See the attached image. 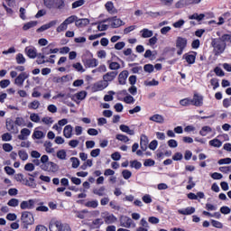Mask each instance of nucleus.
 Wrapping results in <instances>:
<instances>
[{
  "mask_svg": "<svg viewBox=\"0 0 231 231\" xmlns=\"http://www.w3.org/2000/svg\"><path fill=\"white\" fill-rule=\"evenodd\" d=\"M32 164L36 165V167H40V169L45 172H57V171H59V165L53 162H50L48 155H42L41 160H32Z\"/></svg>",
  "mask_w": 231,
  "mask_h": 231,
  "instance_id": "f257e3e1",
  "label": "nucleus"
},
{
  "mask_svg": "<svg viewBox=\"0 0 231 231\" xmlns=\"http://www.w3.org/2000/svg\"><path fill=\"white\" fill-rule=\"evenodd\" d=\"M211 46L216 57H219V55L225 53V50H226V43L223 42L219 38H214L211 42Z\"/></svg>",
  "mask_w": 231,
  "mask_h": 231,
  "instance_id": "f03ea898",
  "label": "nucleus"
},
{
  "mask_svg": "<svg viewBox=\"0 0 231 231\" xmlns=\"http://www.w3.org/2000/svg\"><path fill=\"white\" fill-rule=\"evenodd\" d=\"M21 226L23 230H28V226L35 223V218H33V214L30 211H23L21 216Z\"/></svg>",
  "mask_w": 231,
  "mask_h": 231,
  "instance_id": "7ed1b4c3",
  "label": "nucleus"
},
{
  "mask_svg": "<svg viewBox=\"0 0 231 231\" xmlns=\"http://www.w3.org/2000/svg\"><path fill=\"white\" fill-rule=\"evenodd\" d=\"M187 38H183L181 36L177 37L175 42L177 55H183V51H185V48H187Z\"/></svg>",
  "mask_w": 231,
  "mask_h": 231,
  "instance_id": "20e7f679",
  "label": "nucleus"
},
{
  "mask_svg": "<svg viewBox=\"0 0 231 231\" xmlns=\"http://www.w3.org/2000/svg\"><path fill=\"white\" fill-rule=\"evenodd\" d=\"M121 226H124L125 228H134L136 226V224L133 221V219L127 216H121L119 218Z\"/></svg>",
  "mask_w": 231,
  "mask_h": 231,
  "instance_id": "39448f33",
  "label": "nucleus"
},
{
  "mask_svg": "<svg viewBox=\"0 0 231 231\" xmlns=\"http://www.w3.org/2000/svg\"><path fill=\"white\" fill-rule=\"evenodd\" d=\"M20 208L22 210H32L35 208V200L33 199L23 200L20 204Z\"/></svg>",
  "mask_w": 231,
  "mask_h": 231,
  "instance_id": "423d86ee",
  "label": "nucleus"
},
{
  "mask_svg": "<svg viewBox=\"0 0 231 231\" xmlns=\"http://www.w3.org/2000/svg\"><path fill=\"white\" fill-rule=\"evenodd\" d=\"M198 56V52L196 51H189L188 53H185L182 56V59H185L186 62L188 64L192 65L196 62V57Z\"/></svg>",
  "mask_w": 231,
  "mask_h": 231,
  "instance_id": "0eeeda50",
  "label": "nucleus"
},
{
  "mask_svg": "<svg viewBox=\"0 0 231 231\" xmlns=\"http://www.w3.org/2000/svg\"><path fill=\"white\" fill-rule=\"evenodd\" d=\"M30 75L26 72L20 73L14 79V84L18 86V88H23V84H24V80L28 79Z\"/></svg>",
  "mask_w": 231,
  "mask_h": 231,
  "instance_id": "6e6552de",
  "label": "nucleus"
},
{
  "mask_svg": "<svg viewBox=\"0 0 231 231\" xmlns=\"http://www.w3.org/2000/svg\"><path fill=\"white\" fill-rule=\"evenodd\" d=\"M129 77V70H123L117 77L118 84L120 86H125L127 84V79Z\"/></svg>",
  "mask_w": 231,
  "mask_h": 231,
  "instance_id": "1a4fd4ad",
  "label": "nucleus"
},
{
  "mask_svg": "<svg viewBox=\"0 0 231 231\" xmlns=\"http://www.w3.org/2000/svg\"><path fill=\"white\" fill-rule=\"evenodd\" d=\"M5 126L7 131H9V133H12L13 134H17V133H19V128L17 127V125H15V123L12 119L6 121Z\"/></svg>",
  "mask_w": 231,
  "mask_h": 231,
  "instance_id": "9d476101",
  "label": "nucleus"
},
{
  "mask_svg": "<svg viewBox=\"0 0 231 231\" xmlns=\"http://www.w3.org/2000/svg\"><path fill=\"white\" fill-rule=\"evenodd\" d=\"M116 77H118V71H109L103 75V80L106 84H109V82H113Z\"/></svg>",
  "mask_w": 231,
  "mask_h": 231,
  "instance_id": "9b49d317",
  "label": "nucleus"
},
{
  "mask_svg": "<svg viewBox=\"0 0 231 231\" xmlns=\"http://www.w3.org/2000/svg\"><path fill=\"white\" fill-rule=\"evenodd\" d=\"M191 106L201 107V106H203V96H200L199 94H194L193 98L191 99Z\"/></svg>",
  "mask_w": 231,
  "mask_h": 231,
  "instance_id": "f8f14e48",
  "label": "nucleus"
},
{
  "mask_svg": "<svg viewBox=\"0 0 231 231\" xmlns=\"http://www.w3.org/2000/svg\"><path fill=\"white\" fill-rule=\"evenodd\" d=\"M64 225L60 221H51L49 225L50 231H60L62 230Z\"/></svg>",
  "mask_w": 231,
  "mask_h": 231,
  "instance_id": "ddd939ff",
  "label": "nucleus"
},
{
  "mask_svg": "<svg viewBox=\"0 0 231 231\" xmlns=\"http://www.w3.org/2000/svg\"><path fill=\"white\" fill-rule=\"evenodd\" d=\"M194 212H196V208L194 207L178 209V214H180L181 216H191Z\"/></svg>",
  "mask_w": 231,
  "mask_h": 231,
  "instance_id": "4468645a",
  "label": "nucleus"
},
{
  "mask_svg": "<svg viewBox=\"0 0 231 231\" xmlns=\"http://www.w3.org/2000/svg\"><path fill=\"white\" fill-rule=\"evenodd\" d=\"M57 20H52L49 23L42 25L40 28L37 29L38 33L41 32H46V30H50V28H52V26H55L57 24Z\"/></svg>",
  "mask_w": 231,
  "mask_h": 231,
  "instance_id": "2eb2a0df",
  "label": "nucleus"
},
{
  "mask_svg": "<svg viewBox=\"0 0 231 231\" xmlns=\"http://www.w3.org/2000/svg\"><path fill=\"white\" fill-rule=\"evenodd\" d=\"M149 145V138L145 134L141 135L140 139V147L142 151H147V147Z\"/></svg>",
  "mask_w": 231,
  "mask_h": 231,
  "instance_id": "dca6fc26",
  "label": "nucleus"
},
{
  "mask_svg": "<svg viewBox=\"0 0 231 231\" xmlns=\"http://www.w3.org/2000/svg\"><path fill=\"white\" fill-rule=\"evenodd\" d=\"M107 86H109V83H106L103 79V80H100L97 83L94 84V89L96 91H104V89H106V88H107Z\"/></svg>",
  "mask_w": 231,
  "mask_h": 231,
  "instance_id": "f3484780",
  "label": "nucleus"
},
{
  "mask_svg": "<svg viewBox=\"0 0 231 231\" xmlns=\"http://www.w3.org/2000/svg\"><path fill=\"white\" fill-rule=\"evenodd\" d=\"M108 21L112 22V23H111L112 28H120V26H122V24H124V22L116 16L108 18Z\"/></svg>",
  "mask_w": 231,
  "mask_h": 231,
  "instance_id": "a211bd4d",
  "label": "nucleus"
},
{
  "mask_svg": "<svg viewBox=\"0 0 231 231\" xmlns=\"http://www.w3.org/2000/svg\"><path fill=\"white\" fill-rule=\"evenodd\" d=\"M25 53L29 59H35L37 57V49L35 47H26Z\"/></svg>",
  "mask_w": 231,
  "mask_h": 231,
  "instance_id": "6ab92c4d",
  "label": "nucleus"
},
{
  "mask_svg": "<svg viewBox=\"0 0 231 231\" xmlns=\"http://www.w3.org/2000/svg\"><path fill=\"white\" fill-rule=\"evenodd\" d=\"M30 134H32V131H30L28 128H23L21 130L20 134L18 135V140H27Z\"/></svg>",
  "mask_w": 231,
  "mask_h": 231,
  "instance_id": "aec40b11",
  "label": "nucleus"
},
{
  "mask_svg": "<svg viewBox=\"0 0 231 231\" xmlns=\"http://www.w3.org/2000/svg\"><path fill=\"white\" fill-rule=\"evenodd\" d=\"M149 120L151 122H155L156 124H163V122H165V118H163V116L160 114H155L150 116Z\"/></svg>",
  "mask_w": 231,
  "mask_h": 231,
  "instance_id": "412c9836",
  "label": "nucleus"
},
{
  "mask_svg": "<svg viewBox=\"0 0 231 231\" xmlns=\"http://www.w3.org/2000/svg\"><path fill=\"white\" fill-rule=\"evenodd\" d=\"M63 136H65V138H71V136H73V126H71V125H67L64 127Z\"/></svg>",
  "mask_w": 231,
  "mask_h": 231,
  "instance_id": "4be33fe9",
  "label": "nucleus"
},
{
  "mask_svg": "<svg viewBox=\"0 0 231 231\" xmlns=\"http://www.w3.org/2000/svg\"><path fill=\"white\" fill-rule=\"evenodd\" d=\"M86 68H97L98 66V60L97 59H88L85 61Z\"/></svg>",
  "mask_w": 231,
  "mask_h": 231,
  "instance_id": "5701e85b",
  "label": "nucleus"
},
{
  "mask_svg": "<svg viewBox=\"0 0 231 231\" xmlns=\"http://www.w3.org/2000/svg\"><path fill=\"white\" fill-rule=\"evenodd\" d=\"M107 64L109 69H111L112 71H118V69H120V63L116 61L107 60Z\"/></svg>",
  "mask_w": 231,
  "mask_h": 231,
  "instance_id": "b1692460",
  "label": "nucleus"
},
{
  "mask_svg": "<svg viewBox=\"0 0 231 231\" xmlns=\"http://www.w3.org/2000/svg\"><path fill=\"white\" fill-rule=\"evenodd\" d=\"M23 185H26V187H31L32 189H35L37 187V184L35 183V179L30 177L29 179H25V182H23Z\"/></svg>",
  "mask_w": 231,
  "mask_h": 231,
  "instance_id": "393cba45",
  "label": "nucleus"
},
{
  "mask_svg": "<svg viewBox=\"0 0 231 231\" xmlns=\"http://www.w3.org/2000/svg\"><path fill=\"white\" fill-rule=\"evenodd\" d=\"M32 138L33 140H41V138H44V132L39 131V130H34Z\"/></svg>",
  "mask_w": 231,
  "mask_h": 231,
  "instance_id": "a878e982",
  "label": "nucleus"
},
{
  "mask_svg": "<svg viewBox=\"0 0 231 231\" xmlns=\"http://www.w3.org/2000/svg\"><path fill=\"white\" fill-rule=\"evenodd\" d=\"M117 218L116 217H115V215H108L105 217V223H106V225H111L113 223H116Z\"/></svg>",
  "mask_w": 231,
  "mask_h": 231,
  "instance_id": "bb28decb",
  "label": "nucleus"
},
{
  "mask_svg": "<svg viewBox=\"0 0 231 231\" xmlns=\"http://www.w3.org/2000/svg\"><path fill=\"white\" fill-rule=\"evenodd\" d=\"M189 19H190V20L195 19L196 21H198L199 23L200 21H203L205 19V14H198V13H195V14L189 15Z\"/></svg>",
  "mask_w": 231,
  "mask_h": 231,
  "instance_id": "cd10ccee",
  "label": "nucleus"
},
{
  "mask_svg": "<svg viewBox=\"0 0 231 231\" xmlns=\"http://www.w3.org/2000/svg\"><path fill=\"white\" fill-rule=\"evenodd\" d=\"M66 0H55L54 2V8H57V10H62L64 6H66Z\"/></svg>",
  "mask_w": 231,
  "mask_h": 231,
  "instance_id": "c85d7f7f",
  "label": "nucleus"
},
{
  "mask_svg": "<svg viewBox=\"0 0 231 231\" xmlns=\"http://www.w3.org/2000/svg\"><path fill=\"white\" fill-rule=\"evenodd\" d=\"M87 208H97L98 207V200H88L85 203Z\"/></svg>",
  "mask_w": 231,
  "mask_h": 231,
  "instance_id": "c756f323",
  "label": "nucleus"
},
{
  "mask_svg": "<svg viewBox=\"0 0 231 231\" xmlns=\"http://www.w3.org/2000/svg\"><path fill=\"white\" fill-rule=\"evenodd\" d=\"M209 145L211 147L219 148V147H221V145H223V142H221V140H219L217 138H215V139L209 141Z\"/></svg>",
  "mask_w": 231,
  "mask_h": 231,
  "instance_id": "7c9ffc66",
  "label": "nucleus"
},
{
  "mask_svg": "<svg viewBox=\"0 0 231 231\" xmlns=\"http://www.w3.org/2000/svg\"><path fill=\"white\" fill-rule=\"evenodd\" d=\"M131 169H135L136 171H140L142 169V162H138L137 160H134L130 162Z\"/></svg>",
  "mask_w": 231,
  "mask_h": 231,
  "instance_id": "2f4dec72",
  "label": "nucleus"
},
{
  "mask_svg": "<svg viewBox=\"0 0 231 231\" xmlns=\"http://www.w3.org/2000/svg\"><path fill=\"white\" fill-rule=\"evenodd\" d=\"M180 104L183 107H189V106H192V99H190V97H185L180 100Z\"/></svg>",
  "mask_w": 231,
  "mask_h": 231,
  "instance_id": "473e14b6",
  "label": "nucleus"
},
{
  "mask_svg": "<svg viewBox=\"0 0 231 231\" xmlns=\"http://www.w3.org/2000/svg\"><path fill=\"white\" fill-rule=\"evenodd\" d=\"M16 64H25L26 63V58H24V55L23 53H18L15 57Z\"/></svg>",
  "mask_w": 231,
  "mask_h": 231,
  "instance_id": "72a5a7b5",
  "label": "nucleus"
},
{
  "mask_svg": "<svg viewBox=\"0 0 231 231\" xmlns=\"http://www.w3.org/2000/svg\"><path fill=\"white\" fill-rule=\"evenodd\" d=\"M41 107V102L39 100H33L28 104V109H39Z\"/></svg>",
  "mask_w": 231,
  "mask_h": 231,
  "instance_id": "f704fd0d",
  "label": "nucleus"
},
{
  "mask_svg": "<svg viewBox=\"0 0 231 231\" xmlns=\"http://www.w3.org/2000/svg\"><path fill=\"white\" fill-rule=\"evenodd\" d=\"M143 39H149V37H152V31L149 29H143L141 31Z\"/></svg>",
  "mask_w": 231,
  "mask_h": 231,
  "instance_id": "c9c22d12",
  "label": "nucleus"
},
{
  "mask_svg": "<svg viewBox=\"0 0 231 231\" xmlns=\"http://www.w3.org/2000/svg\"><path fill=\"white\" fill-rule=\"evenodd\" d=\"M79 19V17H77V15H70L69 16L63 23H65V24L69 25V24H73V23H77V20Z\"/></svg>",
  "mask_w": 231,
  "mask_h": 231,
  "instance_id": "e433bc0d",
  "label": "nucleus"
},
{
  "mask_svg": "<svg viewBox=\"0 0 231 231\" xmlns=\"http://www.w3.org/2000/svg\"><path fill=\"white\" fill-rule=\"evenodd\" d=\"M104 192H106V187L104 186L93 189V194H96V196H105Z\"/></svg>",
  "mask_w": 231,
  "mask_h": 231,
  "instance_id": "4c0bfd02",
  "label": "nucleus"
},
{
  "mask_svg": "<svg viewBox=\"0 0 231 231\" xmlns=\"http://www.w3.org/2000/svg\"><path fill=\"white\" fill-rule=\"evenodd\" d=\"M116 140H119V142H124V143H127L129 142V137L127 135H124L122 134H117L116 135Z\"/></svg>",
  "mask_w": 231,
  "mask_h": 231,
  "instance_id": "58836bf2",
  "label": "nucleus"
},
{
  "mask_svg": "<svg viewBox=\"0 0 231 231\" xmlns=\"http://www.w3.org/2000/svg\"><path fill=\"white\" fill-rule=\"evenodd\" d=\"M43 4L46 8L51 10V8H55V0H43Z\"/></svg>",
  "mask_w": 231,
  "mask_h": 231,
  "instance_id": "ea45409f",
  "label": "nucleus"
},
{
  "mask_svg": "<svg viewBox=\"0 0 231 231\" xmlns=\"http://www.w3.org/2000/svg\"><path fill=\"white\" fill-rule=\"evenodd\" d=\"M207 133H212V128L210 126H203L199 131L201 136H207Z\"/></svg>",
  "mask_w": 231,
  "mask_h": 231,
  "instance_id": "a19ab883",
  "label": "nucleus"
},
{
  "mask_svg": "<svg viewBox=\"0 0 231 231\" xmlns=\"http://www.w3.org/2000/svg\"><path fill=\"white\" fill-rule=\"evenodd\" d=\"M18 156L23 162H26V160H28V152H26L24 150H20L18 152Z\"/></svg>",
  "mask_w": 231,
  "mask_h": 231,
  "instance_id": "79ce46f5",
  "label": "nucleus"
},
{
  "mask_svg": "<svg viewBox=\"0 0 231 231\" xmlns=\"http://www.w3.org/2000/svg\"><path fill=\"white\" fill-rule=\"evenodd\" d=\"M40 206L36 208V212H48L50 208L47 206H44V202H40Z\"/></svg>",
  "mask_w": 231,
  "mask_h": 231,
  "instance_id": "37998d69",
  "label": "nucleus"
},
{
  "mask_svg": "<svg viewBox=\"0 0 231 231\" xmlns=\"http://www.w3.org/2000/svg\"><path fill=\"white\" fill-rule=\"evenodd\" d=\"M72 67L75 69L76 71H79V73H84V71H86L80 62L74 63Z\"/></svg>",
  "mask_w": 231,
  "mask_h": 231,
  "instance_id": "c03bdc74",
  "label": "nucleus"
},
{
  "mask_svg": "<svg viewBox=\"0 0 231 231\" xmlns=\"http://www.w3.org/2000/svg\"><path fill=\"white\" fill-rule=\"evenodd\" d=\"M35 26H37V22H28L23 26V30L26 32L27 30H30V28H33Z\"/></svg>",
  "mask_w": 231,
  "mask_h": 231,
  "instance_id": "a18cd8bd",
  "label": "nucleus"
},
{
  "mask_svg": "<svg viewBox=\"0 0 231 231\" xmlns=\"http://www.w3.org/2000/svg\"><path fill=\"white\" fill-rule=\"evenodd\" d=\"M192 180H194V178L189 177V185L186 186L187 190H192V189L196 187V182H194Z\"/></svg>",
  "mask_w": 231,
  "mask_h": 231,
  "instance_id": "49530a36",
  "label": "nucleus"
},
{
  "mask_svg": "<svg viewBox=\"0 0 231 231\" xmlns=\"http://www.w3.org/2000/svg\"><path fill=\"white\" fill-rule=\"evenodd\" d=\"M86 97H88V92H86L85 90H82L76 94L77 100H84V98H86Z\"/></svg>",
  "mask_w": 231,
  "mask_h": 231,
  "instance_id": "de8ad7c7",
  "label": "nucleus"
},
{
  "mask_svg": "<svg viewBox=\"0 0 231 231\" xmlns=\"http://www.w3.org/2000/svg\"><path fill=\"white\" fill-rule=\"evenodd\" d=\"M105 8L109 12V14H113V10H115V5L111 1L106 2L105 5Z\"/></svg>",
  "mask_w": 231,
  "mask_h": 231,
  "instance_id": "09e8293b",
  "label": "nucleus"
},
{
  "mask_svg": "<svg viewBox=\"0 0 231 231\" xmlns=\"http://www.w3.org/2000/svg\"><path fill=\"white\" fill-rule=\"evenodd\" d=\"M30 120L35 124H39L41 122V116L38 114L32 113L30 116Z\"/></svg>",
  "mask_w": 231,
  "mask_h": 231,
  "instance_id": "8fccbe9b",
  "label": "nucleus"
},
{
  "mask_svg": "<svg viewBox=\"0 0 231 231\" xmlns=\"http://www.w3.org/2000/svg\"><path fill=\"white\" fill-rule=\"evenodd\" d=\"M70 161L72 162V169H79V166L80 165V161L77 157L70 158Z\"/></svg>",
  "mask_w": 231,
  "mask_h": 231,
  "instance_id": "3c124183",
  "label": "nucleus"
},
{
  "mask_svg": "<svg viewBox=\"0 0 231 231\" xmlns=\"http://www.w3.org/2000/svg\"><path fill=\"white\" fill-rule=\"evenodd\" d=\"M65 30H68V26L65 22L61 23L56 29V32L58 33H60L62 32H65Z\"/></svg>",
  "mask_w": 231,
  "mask_h": 231,
  "instance_id": "603ef678",
  "label": "nucleus"
},
{
  "mask_svg": "<svg viewBox=\"0 0 231 231\" xmlns=\"http://www.w3.org/2000/svg\"><path fill=\"white\" fill-rule=\"evenodd\" d=\"M173 162H181L183 160V154L180 152H177L172 156Z\"/></svg>",
  "mask_w": 231,
  "mask_h": 231,
  "instance_id": "864d4df0",
  "label": "nucleus"
},
{
  "mask_svg": "<svg viewBox=\"0 0 231 231\" xmlns=\"http://www.w3.org/2000/svg\"><path fill=\"white\" fill-rule=\"evenodd\" d=\"M218 39H220L222 42H225V44H226V42H231V34H227V33L223 34Z\"/></svg>",
  "mask_w": 231,
  "mask_h": 231,
  "instance_id": "5fc2aeb1",
  "label": "nucleus"
},
{
  "mask_svg": "<svg viewBox=\"0 0 231 231\" xmlns=\"http://www.w3.org/2000/svg\"><path fill=\"white\" fill-rule=\"evenodd\" d=\"M14 180H16L17 181H19L20 183H25L26 179H24V175H23V173H18L14 175Z\"/></svg>",
  "mask_w": 231,
  "mask_h": 231,
  "instance_id": "6e6d98bb",
  "label": "nucleus"
},
{
  "mask_svg": "<svg viewBox=\"0 0 231 231\" xmlns=\"http://www.w3.org/2000/svg\"><path fill=\"white\" fill-rule=\"evenodd\" d=\"M156 162L152 159H146L143 162L144 167H154Z\"/></svg>",
  "mask_w": 231,
  "mask_h": 231,
  "instance_id": "4d7b16f0",
  "label": "nucleus"
},
{
  "mask_svg": "<svg viewBox=\"0 0 231 231\" xmlns=\"http://www.w3.org/2000/svg\"><path fill=\"white\" fill-rule=\"evenodd\" d=\"M8 207H19V199H11L7 202Z\"/></svg>",
  "mask_w": 231,
  "mask_h": 231,
  "instance_id": "13d9d810",
  "label": "nucleus"
},
{
  "mask_svg": "<svg viewBox=\"0 0 231 231\" xmlns=\"http://www.w3.org/2000/svg\"><path fill=\"white\" fill-rule=\"evenodd\" d=\"M122 176H123L124 180H129V178H131V176H133V172H131V171H129V170H124L122 171Z\"/></svg>",
  "mask_w": 231,
  "mask_h": 231,
  "instance_id": "bf43d9fd",
  "label": "nucleus"
},
{
  "mask_svg": "<svg viewBox=\"0 0 231 231\" xmlns=\"http://www.w3.org/2000/svg\"><path fill=\"white\" fill-rule=\"evenodd\" d=\"M86 3L85 0H77L74 3H72V8H79L80 6H83V5Z\"/></svg>",
  "mask_w": 231,
  "mask_h": 231,
  "instance_id": "052dcab7",
  "label": "nucleus"
},
{
  "mask_svg": "<svg viewBox=\"0 0 231 231\" xmlns=\"http://www.w3.org/2000/svg\"><path fill=\"white\" fill-rule=\"evenodd\" d=\"M66 151L65 150H60L57 152V158L60 160H66Z\"/></svg>",
  "mask_w": 231,
  "mask_h": 231,
  "instance_id": "680f3d73",
  "label": "nucleus"
},
{
  "mask_svg": "<svg viewBox=\"0 0 231 231\" xmlns=\"http://www.w3.org/2000/svg\"><path fill=\"white\" fill-rule=\"evenodd\" d=\"M231 158H224L218 161V165H230Z\"/></svg>",
  "mask_w": 231,
  "mask_h": 231,
  "instance_id": "e2e57ef3",
  "label": "nucleus"
},
{
  "mask_svg": "<svg viewBox=\"0 0 231 231\" xmlns=\"http://www.w3.org/2000/svg\"><path fill=\"white\" fill-rule=\"evenodd\" d=\"M124 102L125 104H134V97L133 96L128 95L124 97Z\"/></svg>",
  "mask_w": 231,
  "mask_h": 231,
  "instance_id": "0e129e2a",
  "label": "nucleus"
},
{
  "mask_svg": "<svg viewBox=\"0 0 231 231\" xmlns=\"http://www.w3.org/2000/svg\"><path fill=\"white\" fill-rule=\"evenodd\" d=\"M143 69L146 73H152V71H154V66L152 64H146Z\"/></svg>",
  "mask_w": 231,
  "mask_h": 231,
  "instance_id": "69168bd1",
  "label": "nucleus"
},
{
  "mask_svg": "<svg viewBox=\"0 0 231 231\" xmlns=\"http://www.w3.org/2000/svg\"><path fill=\"white\" fill-rule=\"evenodd\" d=\"M9 86H10V79H2L0 81V88H2V89H5Z\"/></svg>",
  "mask_w": 231,
  "mask_h": 231,
  "instance_id": "338daca9",
  "label": "nucleus"
},
{
  "mask_svg": "<svg viewBox=\"0 0 231 231\" xmlns=\"http://www.w3.org/2000/svg\"><path fill=\"white\" fill-rule=\"evenodd\" d=\"M211 225L215 228H223V223H221L217 220H215V219H211Z\"/></svg>",
  "mask_w": 231,
  "mask_h": 231,
  "instance_id": "774afa93",
  "label": "nucleus"
}]
</instances>
